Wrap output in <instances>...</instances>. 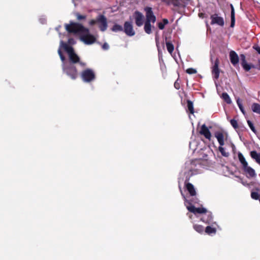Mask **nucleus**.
<instances>
[{
	"label": "nucleus",
	"instance_id": "2f4dec72",
	"mask_svg": "<svg viewBox=\"0 0 260 260\" xmlns=\"http://www.w3.org/2000/svg\"><path fill=\"white\" fill-rule=\"evenodd\" d=\"M247 123L251 130L254 133L256 134V130L255 128V127L253 124V123L249 120H247Z\"/></svg>",
	"mask_w": 260,
	"mask_h": 260
},
{
	"label": "nucleus",
	"instance_id": "1a4fd4ad",
	"mask_svg": "<svg viewBox=\"0 0 260 260\" xmlns=\"http://www.w3.org/2000/svg\"><path fill=\"white\" fill-rule=\"evenodd\" d=\"M219 60L217 58L215 61L214 65L211 67V73L214 79L218 80L219 77L220 70L219 68Z\"/></svg>",
	"mask_w": 260,
	"mask_h": 260
},
{
	"label": "nucleus",
	"instance_id": "6ab92c4d",
	"mask_svg": "<svg viewBox=\"0 0 260 260\" xmlns=\"http://www.w3.org/2000/svg\"><path fill=\"white\" fill-rule=\"evenodd\" d=\"M185 184L186 189L189 192L190 196H195V188L193 185L190 183H186V181H185Z\"/></svg>",
	"mask_w": 260,
	"mask_h": 260
},
{
	"label": "nucleus",
	"instance_id": "7ed1b4c3",
	"mask_svg": "<svg viewBox=\"0 0 260 260\" xmlns=\"http://www.w3.org/2000/svg\"><path fill=\"white\" fill-rule=\"evenodd\" d=\"M144 11L145 12L146 21L144 23V29L146 34L149 35L152 33V27H154L151 23L153 24L156 22V17L154 14L152 8L146 7L144 8Z\"/></svg>",
	"mask_w": 260,
	"mask_h": 260
},
{
	"label": "nucleus",
	"instance_id": "20e7f679",
	"mask_svg": "<svg viewBox=\"0 0 260 260\" xmlns=\"http://www.w3.org/2000/svg\"><path fill=\"white\" fill-rule=\"evenodd\" d=\"M65 28L69 33H80L89 32V29L85 27L80 23L71 22L70 24H66Z\"/></svg>",
	"mask_w": 260,
	"mask_h": 260
},
{
	"label": "nucleus",
	"instance_id": "c9c22d12",
	"mask_svg": "<svg viewBox=\"0 0 260 260\" xmlns=\"http://www.w3.org/2000/svg\"><path fill=\"white\" fill-rule=\"evenodd\" d=\"M186 72L188 74H193L195 73V69L188 68L186 70Z\"/></svg>",
	"mask_w": 260,
	"mask_h": 260
},
{
	"label": "nucleus",
	"instance_id": "39448f33",
	"mask_svg": "<svg viewBox=\"0 0 260 260\" xmlns=\"http://www.w3.org/2000/svg\"><path fill=\"white\" fill-rule=\"evenodd\" d=\"M96 23L99 24V29L102 31H105L108 27L107 19L104 15H99L96 19H91L89 22L90 26H93Z\"/></svg>",
	"mask_w": 260,
	"mask_h": 260
},
{
	"label": "nucleus",
	"instance_id": "e433bc0d",
	"mask_svg": "<svg viewBox=\"0 0 260 260\" xmlns=\"http://www.w3.org/2000/svg\"><path fill=\"white\" fill-rule=\"evenodd\" d=\"M253 48L255 50H256L258 52V54H260V47L258 45H256V44L254 45L253 46Z\"/></svg>",
	"mask_w": 260,
	"mask_h": 260
},
{
	"label": "nucleus",
	"instance_id": "6e6552de",
	"mask_svg": "<svg viewBox=\"0 0 260 260\" xmlns=\"http://www.w3.org/2000/svg\"><path fill=\"white\" fill-rule=\"evenodd\" d=\"M81 40L86 44L90 45L94 43L96 41L95 37L89 32H83L81 34Z\"/></svg>",
	"mask_w": 260,
	"mask_h": 260
},
{
	"label": "nucleus",
	"instance_id": "c85d7f7f",
	"mask_svg": "<svg viewBox=\"0 0 260 260\" xmlns=\"http://www.w3.org/2000/svg\"><path fill=\"white\" fill-rule=\"evenodd\" d=\"M111 30L114 32L121 31H123V27L119 24H115L113 26Z\"/></svg>",
	"mask_w": 260,
	"mask_h": 260
},
{
	"label": "nucleus",
	"instance_id": "37998d69",
	"mask_svg": "<svg viewBox=\"0 0 260 260\" xmlns=\"http://www.w3.org/2000/svg\"><path fill=\"white\" fill-rule=\"evenodd\" d=\"M255 68L257 69L258 70H260V60H258V63L256 65V67Z\"/></svg>",
	"mask_w": 260,
	"mask_h": 260
},
{
	"label": "nucleus",
	"instance_id": "393cba45",
	"mask_svg": "<svg viewBox=\"0 0 260 260\" xmlns=\"http://www.w3.org/2000/svg\"><path fill=\"white\" fill-rule=\"evenodd\" d=\"M166 44L168 51L170 54H172L174 50V46L173 44L171 41H166Z\"/></svg>",
	"mask_w": 260,
	"mask_h": 260
},
{
	"label": "nucleus",
	"instance_id": "412c9836",
	"mask_svg": "<svg viewBox=\"0 0 260 260\" xmlns=\"http://www.w3.org/2000/svg\"><path fill=\"white\" fill-rule=\"evenodd\" d=\"M187 112H189L190 114H194V108L193 102L190 100L187 101Z\"/></svg>",
	"mask_w": 260,
	"mask_h": 260
},
{
	"label": "nucleus",
	"instance_id": "4468645a",
	"mask_svg": "<svg viewBox=\"0 0 260 260\" xmlns=\"http://www.w3.org/2000/svg\"><path fill=\"white\" fill-rule=\"evenodd\" d=\"M243 170L246 174L247 177L248 178H253L256 176L255 172L253 169L251 167H249L247 164L246 166H244L242 168Z\"/></svg>",
	"mask_w": 260,
	"mask_h": 260
},
{
	"label": "nucleus",
	"instance_id": "5701e85b",
	"mask_svg": "<svg viewBox=\"0 0 260 260\" xmlns=\"http://www.w3.org/2000/svg\"><path fill=\"white\" fill-rule=\"evenodd\" d=\"M169 23V21L166 18H164L161 22L157 23V26L159 29L162 30L165 28V25Z\"/></svg>",
	"mask_w": 260,
	"mask_h": 260
},
{
	"label": "nucleus",
	"instance_id": "09e8293b",
	"mask_svg": "<svg viewBox=\"0 0 260 260\" xmlns=\"http://www.w3.org/2000/svg\"><path fill=\"white\" fill-rule=\"evenodd\" d=\"M181 194H182V196H183V197H184L185 198V197L184 196H183V193H181Z\"/></svg>",
	"mask_w": 260,
	"mask_h": 260
},
{
	"label": "nucleus",
	"instance_id": "58836bf2",
	"mask_svg": "<svg viewBox=\"0 0 260 260\" xmlns=\"http://www.w3.org/2000/svg\"><path fill=\"white\" fill-rule=\"evenodd\" d=\"M68 43L69 44L73 45L75 43V41L73 38H69Z\"/></svg>",
	"mask_w": 260,
	"mask_h": 260
},
{
	"label": "nucleus",
	"instance_id": "7c9ffc66",
	"mask_svg": "<svg viewBox=\"0 0 260 260\" xmlns=\"http://www.w3.org/2000/svg\"><path fill=\"white\" fill-rule=\"evenodd\" d=\"M230 123L235 129L239 128V125L238 124V122L235 119H231L230 120Z\"/></svg>",
	"mask_w": 260,
	"mask_h": 260
},
{
	"label": "nucleus",
	"instance_id": "423d86ee",
	"mask_svg": "<svg viewBox=\"0 0 260 260\" xmlns=\"http://www.w3.org/2000/svg\"><path fill=\"white\" fill-rule=\"evenodd\" d=\"M81 77L85 82H90L95 79V75L93 71L91 69H86L81 73Z\"/></svg>",
	"mask_w": 260,
	"mask_h": 260
},
{
	"label": "nucleus",
	"instance_id": "4c0bfd02",
	"mask_svg": "<svg viewBox=\"0 0 260 260\" xmlns=\"http://www.w3.org/2000/svg\"><path fill=\"white\" fill-rule=\"evenodd\" d=\"M240 58L241 60V64L246 62L245 56L244 54L240 55Z\"/></svg>",
	"mask_w": 260,
	"mask_h": 260
},
{
	"label": "nucleus",
	"instance_id": "cd10ccee",
	"mask_svg": "<svg viewBox=\"0 0 260 260\" xmlns=\"http://www.w3.org/2000/svg\"><path fill=\"white\" fill-rule=\"evenodd\" d=\"M222 98L223 100L227 103V104H231L232 101L231 100L228 95V94L226 92H223L222 93Z\"/></svg>",
	"mask_w": 260,
	"mask_h": 260
},
{
	"label": "nucleus",
	"instance_id": "dca6fc26",
	"mask_svg": "<svg viewBox=\"0 0 260 260\" xmlns=\"http://www.w3.org/2000/svg\"><path fill=\"white\" fill-rule=\"evenodd\" d=\"M230 58L231 63L234 66L236 65L239 62V57L238 56V54L234 51H231L230 52Z\"/></svg>",
	"mask_w": 260,
	"mask_h": 260
},
{
	"label": "nucleus",
	"instance_id": "79ce46f5",
	"mask_svg": "<svg viewBox=\"0 0 260 260\" xmlns=\"http://www.w3.org/2000/svg\"><path fill=\"white\" fill-rule=\"evenodd\" d=\"M202 227L200 225H196V231L198 232H201L202 231Z\"/></svg>",
	"mask_w": 260,
	"mask_h": 260
},
{
	"label": "nucleus",
	"instance_id": "b1692460",
	"mask_svg": "<svg viewBox=\"0 0 260 260\" xmlns=\"http://www.w3.org/2000/svg\"><path fill=\"white\" fill-rule=\"evenodd\" d=\"M251 109L254 113L260 115V105L257 103H253L251 105Z\"/></svg>",
	"mask_w": 260,
	"mask_h": 260
},
{
	"label": "nucleus",
	"instance_id": "a211bd4d",
	"mask_svg": "<svg viewBox=\"0 0 260 260\" xmlns=\"http://www.w3.org/2000/svg\"><path fill=\"white\" fill-rule=\"evenodd\" d=\"M250 155L252 159L255 160L256 163L260 165V153L257 152L255 150L250 151Z\"/></svg>",
	"mask_w": 260,
	"mask_h": 260
},
{
	"label": "nucleus",
	"instance_id": "9b49d317",
	"mask_svg": "<svg viewBox=\"0 0 260 260\" xmlns=\"http://www.w3.org/2000/svg\"><path fill=\"white\" fill-rule=\"evenodd\" d=\"M123 30L128 36L132 37L135 35L132 22L125 21L124 23Z\"/></svg>",
	"mask_w": 260,
	"mask_h": 260
},
{
	"label": "nucleus",
	"instance_id": "f257e3e1",
	"mask_svg": "<svg viewBox=\"0 0 260 260\" xmlns=\"http://www.w3.org/2000/svg\"><path fill=\"white\" fill-rule=\"evenodd\" d=\"M58 53L62 61L61 67L63 72L71 79H76L78 76V73L76 66L72 63H67L66 58L60 48L58 50Z\"/></svg>",
	"mask_w": 260,
	"mask_h": 260
},
{
	"label": "nucleus",
	"instance_id": "ddd939ff",
	"mask_svg": "<svg viewBox=\"0 0 260 260\" xmlns=\"http://www.w3.org/2000/svg\"><path fill=\"white\" fill-rule=\"evenodd\" d=\"M134 18L135 19V23L137 26H141L143 24L144 16L140 12L136 11L135 12Z\"/></svg>",
	"mask_w": 260,
	"mask_h": 260
},
{
	"label": "nucleus",
	"instance_id": "4be33fe9",
	"mask_svg": "<svg viewBox=\"0 0 260 260\" xmlns=\"http://www.w3.org/2000/svg\"><path fill=\"white\" fill-rule=\"evenodd\" d=\"M238 156L239 160L242 166V168L244 167V166L246 167V165L248 164V163L246 161L243 155L241 152H239L238 153Z\"/></svg>",
	"mask_w": 260,
	"mask_h": 260
},
{
	"label": "nucleus",
	"instance_id": "473e14b6",
	"mask_svg": "<svg viewBox=\"0 0 260 260\" xmlns=\"http://www.w3.org/2000/svg\"><path fill=\"white\" fill-rule=\"evenodd\" d=\"M251 197L254 200H258L260 196L257 192L252 191L251 193Z\"/></svg>",
	"mask_w": 260,
	"mask_h": 260
},
{
	"label": "nucleus",
	"instance_id": "f3484780",
	"mask_svg": "<svg viewBox=\"0 0 260 260\" xmlns=\"http://www.w3.org/2000/svg\"><path fill=\"white\" fill-rule=\"evenodd\" d=\"M215 137L217 139V141L220 146H223L224 144V135L221 132H216L215 133Z\"/></svg>",
	"mask_w": 260,
	"mask_h": 260
},
{
	"label": "nucleus",
	"instance_id": "9d476101",
	"mask_svg": "<svg viewBox=\"0 0 260 260\" xmlns=\"http://www.w3.org/2000/svg\"><path fill=\"white\" fill-rule=\"evenodd\" d=\"M211 25L217 24L220 26H223L224 21L223 17L219 16L216 13L211 15L210 16Z\"/></svg>",
	"mask_w": 260,
	"mask_h": 260
},
{
	"label": "nucleus",
	"instance_id": "a19ab883",
	"mask_svg": "<svg viewBox=\"0 0 260 260\" xmlns=\"http://www.w3.org/2000/svg\"><path fill=\"white\" fill-rule=\"evenodd\" d=\"M102 48L105 49V50H107L109 49V45L105 43L103 44V45L102 46Z\"/></svg>",
	"mask_w": 260,
	"mask_h": 260
},
{
	"label": "nucleus",
	"instance_id": "0eeeda50",
	"mask_svg": "<svg viewBox=\"0 0 260 260\" xmlns=\"http://www.w3.org/2000/svg\"><path fill=\"white\" fill-rule=\"evenodd\" d=\"M202 214L203 217L201 218L204 222L209 223L212 220L211 213L208 212L207 210L203 207H196V214Z\"/></svg>",
	"mask_w": 260,
	"mask_h": 260
},
{
	"label": "nucleus",
	"instance_id": "3c124183",
	"mask_svg": "<svg viewBox=\"0 0 260 260\" xmlns=\"http://www.w3.org/2000/svg\"><path fill=\"white\" fill-rule=\"evenodd\" d=\"M194 132V128H193V129H192V133H193Z\"/></svg>",
	"mask_w": 260,
	"mask_h": 260
},
{
	"label": "nucleus",
	"instance_id": "f704fd0d",
	"mask_svg": "<svg viewBox=\"0 0 260 260\" xmlns=\"http://www.w3.org/2000/svg\"><path fill=\"white\" fill-rule=\"evenodd\" d=\"M237 103L238 105V107L239 108V109H240L241 111L243 113V114H245V111H244V108H243V107L242 106V104L241 103V102H240L239 100H238L237 101Z\"/></svg>",
	"mask_w": 260,
	"mask_h": 260
},
{
	"label": "nucleus",
	"instance_id": "de8ad7c7",
	"mask_svg": "<svg viewBox=\"0 0 260 260\" xmlns=\"http://www.w3.org/2000/svg\"><path fill=\"white\" fill-rule=\"evenodd\" d=\"M193 228L194 229H195V224H193Z\"/></svg>",
	"mask_w": 260,
	"mask_h": 260
},
{
	"label": "nucleus",
	"instance_id": "aec40b11",
	"mask_svg": "<svg viewBox=\"0 0 260 260\" xmlns=\"http://www.w3.org/2000/svg\"><path fill=\"white\" fill-rule=\"evenodd\" d=\"M231 27H233L234 26L235 23V10H234V7L232 4L231 5Z\"/></svg>",
	"mask_w": 260,
	"mask_h": 260
},
{
	"label": "nucleus",
	"instance_id": "f03ea898",
	"mask_svg": "<svg viewBox=\"0 0 260 260\" xmlns=\"http://www.w3.org/2000/svg\"><path fill=\"white\" fill-rule=\"evenodd\" d=\"M61 44L68 54L69 61L67 62V63H72L74 65L79 63L82 67L86 66L85 62L80 60L79 56L75 52L74 48L72 46L63 43V41H61Z\"/></svg>",
	"mask_w": 260,
	"mask_h": 260
},
{
	"label": "nucleus",
	"instance_id": "a18cd8bd",
	"mask_svg": "<svg viewBox=\"0 0 260 260\" xmlns=\"http://www.w3.org/2000/svg\"><path fill=\"white\" fill-rule=\"evenodd\" d=\"M187 215L188 216L189 218L190 219H192V215L191 214V213H187Z\"/></svg>",
	"mask_w": 260,
	"mask_h": 260
},
{
	"label": "nucleus",
	"instance_id": "f8f14e48",
	"mask_svg": "<svg viewBox=\"0 0 260 260\" xmlns=\"http://www.w3.org/2000/svg\"><path fill=\"white\" fill-rule=\"evenodd\" d=\"M184 204L187 210L193 214L195 215V206L194 202L191 199H187L186 198L184 197Z\"/></svg>",
	"mask_w": 260,
	"mask_h": 260
},
{
	"label": "nucleus",
	"instance_id": "72a5a7b5",
	"mask_svg": "<svg viewBox=\"0 0 260 260\" xmlns=\"http://www.w3.org/2000/svg\"><path fill=\"white\" fill-rule=\"evenodd\" d=\"M75 16L78 20H85L86 18V15H81L79 13H76Z\"/></svg>",
	"mask_w": 260,
	"mask_h": 260
},
{
	"label": "nucleus",
	"instance_id": "bb28decb",
	"mask_svg": "<svg viewBox=\"0 0 260 260\" xmlns=\"http://www.w3.org/2000/svg\"><path fill=\"white\" fill-rule=\"evenodd\" d=\"M242 66L245 71H249L251 68H254L255 67L254 65L248 64L247 62H245L244 63H242Z\"/></svg>",
	"mask_w": 260,
	"mask_h": 260
},
{
	"label": "nucleus",
	"instance_id": "603ef678",
	"mask_svg": "<svg viewBox=\"0 0 260 260\" xmlns=\"http://www.w3.org/2000/svg\"><path fill=\"white\" fill-rule=\"evenodd\" d=\"M191 123H192V125L193 126V123L192 122Z\"/></svg>",
	"mask_w": 260,
	"mask_h": 260
},
{
	"label": "nucleus",
	"instance_id": "ea45409f",
	"mask_svg": "<svg viewBox=\"0 0 260 260\" xmlns=\"http://www.w3.org/2000/svg\"><path fill=\"white\" fill-rule=\"evenodd\" d=\"M174 87L177 89H179L180 88V84L177 82V81H176L174 83Z\"/></svg>",
	"mask_w": 260,
	"mask_h": 260
},
{
	"label": "nucleus",
	"instance_id": "49530a36",
	"mask_svg": "<svg viewBox=\"0 0 260 260\" xmlns=\"http://www.w3.org/2000/svg\"><path fill=\"white\" fill-rule=\"evenodd\" d=\"M186 84H187V86H188V80L186 82Z\"/></svg>",
	"mask_w": 260,
	"mask_h": 260
},
{
	"label": "nucleus",
	"instance_id": "c756f323",
	"mask_svg": "<svg viewBox=\"0 0 260 260\" xmlns=\"http://www.w3.org/2000/svg\"><path fill=\"white\" fill-rule=\"evenodd\" d=\"M222 146H220L218 147V150L221 153L222 155L224 157H228L229 155V153L228 152H226L224 148L222 147Z\"/></svg>",
	"mask_w": 260,
	"mask_h": 260
},
{
	"label": "nucleus",
	"instance_id": "c03bdc74",
	"mask_svg": "<svg viewBox=\"0 0 260 260\" xmlns=\"http://www.w3.org/2000/svg\"><path fill=\"white\" fill-rule=\"evenodd\" d=\"M204 15L205 14L204 13H199L198 14V16L201 17V18H204Z\"/></svg>",
	"mask_w": 260,
	"mask_h": 260
},
{
	"label": "nucleus",
	"instance_id": "a878e982",
	"mask_svg": "<svg viewBox=\"0 0 260 260\" xmlns=\"http://www.w3.org/2000/svg\"><path fill=\"white\" fill-rule=\"evenodd\" d=\"M205 232L208 235L215 234L216 232V229L210 226H207L205 229Z\"/></svg>",
	"mask_w": 260,
	"mask_h": 260
},
{
	"label": "nucleus",
	"instance_id": "8fccbe9b",
	"mask_svg": "<svg viewBox=\"0 0 260 260\" xmlns=\"http://www.w3.org/2000/svg\"><path fill=\"white\" fill-rule=\"evenodd\" d=\"M181 194H182V196H183V197H184L185 198V197L184 196H183V193H181Z\"/></svg>",
	"mask_w": 260,
	"mask_h": 260
},
{
	"label": "nucleus",
	"instance_id": "2eb2a0df",
	"mask_svg": "<svg viewBox=\"0 0 260 260\" xmlns=\"http://www.w3.org/2000/svg\"><path fill=\"white\" fill-rule=\"evenodd\" d=\"M200 134L203 135L207 139L209 140H211V134L205 124L201 126Z\"/></svg>",
	"mask_w": 260,
	"mask_h": 260
}]
</instances>
